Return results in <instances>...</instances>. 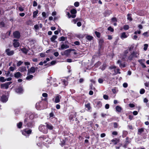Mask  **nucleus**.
<instances>
[{
	"instance_id": "nucleus-43",
	"label": "nucleus",
	"mask_w": 149,
	"mask_h": 149,
	"mask_svg": "<svg viewBox=\"0 0 149 149\" xmlns=\"http://www.w3.org/2000/svg\"><path fill=\"white\" fill-rule=\"evenodd\" d=\"M0 81L1 82H4L6 81L5 79L3 77H0Z\"/></svg>"
},
{
	"instance_id": "nucleus-35",
	"label": "nucleus",
	"mask_w": 149,
	"mask_h": 149,
	"mask_svg": "<svg viewBox=\"0 0 149 149\" xmlns=\"http://www.w3.org/2000/svg\"><path fill=\"white\" fill-rule=\"evenodd\" d=\"M119 140L116 139H112L111 141L113 142L115 144H116L118 143Z\"/></svg>"
},
{
	"instance_id": "nucleus-9",
	"label": "nucleus",
	"mask_w": 149,
	"mask_h": 149,
	"mask_svg": "<svg viewBox=\"0 0 149 149\" xmlns=\"http://www.w3.org/2000/svg\"><path fill=\"white\" fill-rule=\"evenodd\" d=\"M43 103L42 102H40L36 103V107L38 110H41L44 108L43 107Z\"/></svg>"
},
{
	"instance_id": "nucleus-33",
	"label": "nucleus",
	"mask_w": 149,
	"mask_h": 149,
	"mask_svg": "<svg viewBox=\"0 0 149 149\" xmlns=\"http://www.w3.org/2000/svg\"><path fill=\"white\" fill-rule=\"evenodd\" d=\"M33 76L32 75H29L26 77V79L28 80H31L33 78Z\"/></svg>"
},
{
	"instance_id": "nucleus-49",
	"label": "nucleus",
	"mask_w": 149,
	"mask_h": 149,
	"mask_svg": "<svg viewBox=\"0 0 149 149\" xmlns=\"http://www.w3.org/2000/svg\"><path fill=\"white\" fill-rule=\"evenodd\" d=\"M108 30L111 32H113V29L111 26L109 27L108 28Z\"/></svg>"
},
{
	"instance_id": "nucleus-24",
	"label": "nucleus",
	"mask_w": 149,
	"mask_h": 149,
	"mask_svg": "<svg viewBox=\"0 0 149 149\" xmlns=\"http://www.w3.org/2000/svg\"><path fill=\"white\" fill-rule=\"evenodd\" d=\"M135 53H132L128 57V60H131L134 57V55Z\"/></svg>"
},
{
	"instance_id": "nucleus-38",
	"label": "nucleus",
	"mask_w": 149,
	"mask_h": 149,
	"mask_svg": "<svg viewBox=\"0 0 149 149\" xmlns=\"http://www.w3.org/2000/svg\"><path fill=\"white\" fill-rule=\"evenodd\" d=\"M61 81L63 83V84L65 86L67 85L68 84V82L65 79H62Z\"/></svg>"
},
{
	"instance_id": "nucleus-2",
	"label": "nucleus",
	"mask_w": 149,
	"mask_h": 149,
	"mask_svg": "<svg viewBox=\"0 0 149 149\" xmlns=\"http://www.w3.org/2000/svg\"><path fill=\"white\" fill-rule=\"evenodd\" d=\"M32 130L29 128H25L21 131L22 134L26 137H28L31 133Z\"/></svg>"
},
{
	"instance_id": "nucleus-10",
	"label": "nucleus",
	"mask_w": 149,
	"mask_h": 149,
	"mask_svg": "<svg viewBox=\"0 0 149 149\" xmlns=\"http://www.w3.org/2000/svg\"><path fill=\"white\" fill-rule=\"evenodd\" d=\"M117 64H119V66L121 68H124L126 67L125 62H123L120 60H118L117 61Z\"/></svg>"
},
{
	"instance_id": "nucleus-14",
	"label": "nucleus",
	"mask_w": 149,
	"mask_h": 149,
	"mask_svg": "<svg viewBox=\"0 0 149 149\" xmlns=\"http://www.w3.org/2000/svg\"><path fill=\"white\" fill-rule=\"evenodd\" d=\"M14 77L17 79L21 78L22 76V74L19 72H15L14 74Z\"/></svg>"
},
{
	"instance_id": "nucleus-25",
	"label": "nucleus",
	"mask_w": 149,
	"mask_h": 149,
	"mask_svg": "<svg viewBox=\"0 0 149 149\" xmlns=\"http://www.w3.org/2000/svg\"><path fill=\"white\" fill-rule=\"evenodd\" d=\"M80 20V19L79 18H77L76 19H73L72 22L74 24H76L77 22Z\"/></svg>"
},
{
	"instance_id": "nucleus-56",
	"label": "nucleus",
	"mask_w": 149,
	"mask_h": 149,
	"mask_svg": "<svg viewBox=\"0 0 149 149\" xmlns=\"http://www.w3.org/2000/svg\"><path fill=\"white\" fill-rule=\"evenodd\" d=\"M114 71H115V72L116 73V74H117V73H119V74H120V72L119 71H120V69H117L116 70H116H114Z\"/></svg>"
},
{
	"instance_id": "nucleus-34",
	"label": "nucleus",
	"mask_w": 149,
	"mask_h": 149,
	"mask_svg": "<svg viewBox=\"0 0 149 149\" xmlns=\"http://www.w3.org/2000/svg\"><path fill=\"white\" fill-rule=\"evenodd\" d=\"M70 13L72 15H76L77 13L76 10L75 9H72L70 11Z\"/></svg>"
},
{
	"instance_id": "nucleus-62",
	"label": "nucleus",
	"mask_w": 149,
	"mask_h": 149,
	"mask_svg": "<svg viewBox=\"0 0 149 149\" xmlns=\"http://www.w3.org/2000/svg\"><path fill=\"white\" fill-rule=\"evenodd\" d=\"M108 96L107 95H103V98L105 100H107L108 99Z\"/></svg>"
},
{
	"instance_id": "nucleus-52",
	"label": "nucleus",
	"mask_w": 149,
	"mask_h": 149,
	"mask_svg": "<svg viewBox=\"0 0 149 149\" xmlns=\"http://www.w3.org/2000/svg\"><path fill=\"white\" fill-rule=\"evenodd\" d=\"M42 15L43 17H44L45 18H46V13L45 12H42Z\"/></svg>"
},
{
	"instance_id": "nucleus-36",
	"label": "nucleus",
	"mask_w": 149,
	"mask_h": 149,
	"mask_svg": "<svg viewBox=\"0 0 149 149\" xmlns=\"http://www.w3.org/2000/svg\"><path fill=\"white\" fill-rule=\"evenodd\" d=\"M57 36L55 35H53L51 38V40L52 41L54 42L55 40L57 38Z\"/></svg>"
},
{
	"instance_id": "nucleus-22",
	"label": "nucleus",
	"mask_w": 149,
	"mask_h": 149,
	"mask_svg": "<svg viewBox=\"0 0 149 149\" xmlns=\"http://www.w3.org/2000/svg\"><path fill=\"white\" fill-rule=\"evenodd\" d=\"M67 15L69 18H74L76 17V15H71L69 12L67 13Z\"/></svg>"
},
{
	"instance_id": "nucleus-61",
	"label": "nucleus",
	"mask_w": 149,
	"mask_h": 149,
	"mask_svg": "<svg viewBox=\"0 0 149 149\" xmlns=\"http://www.w3.org/2000/svg\"><path fill=\"white\" fill-rule=\"evenodd\" d=\"M128 85L127 83H125L123 84V86L124 88H127V87Z\"/></svg>"
},
{
	"instance_id": "nucleus-28",
	"label": "nucleus",
	"mask_w": 149,
	"mask_h": 149,
	"mask_svg": "<svg viewBox=\"0 0 149 149\" xmlns=\"http://www.w3.org/2000/svg\"><path fill=\"white\" fill-rule=\"evenodd\" d=\"M21 50L24 53L26 54L27 53L28 50V49L26 48H25V47H24V48H22L21 49Z\"/></svg>"
},
{
	"instance_id": "nucleus-57",
	"label": "nucleus",
	"mask_w": 149,
	"mask_h": 149,
	"mask_svg": "<svg viewBox=\"0 0 149 149\" xmlns=\"http://www.w3.org/2000/svg\"><path fill=\"white\" fill-rule=\"evenodd\" d=\"M112 92L114 93H116L117 92V90L116 88H113L112 90Z\"/></svg>"
},
{
	"instance_id": "nucleus-32",
	"label": "nucleus",
	"mask_w": 149,
	"mask_h": 149,
	"mask_svg": "<svg viewBox=\"0 0 149 149\" xmlns=\"http://www.w3.org/2000/svg\"><path fill=\"white\" fill-rule=\"evenodd\" d=\"M86 37L87 40L89 41L92 40L93 38V37L92 36L89 35L87 36Z\"/></svg>"
},
{
	"instance_id": "nucleus-48",
	"label": "nucleus",
	"mask_w": 149,
	"mask_h": 149,
	"mask_svg": "<svg viewBox=\"0 0 149 149\" xmlns=\"http://www.w3.org/2000/svg\"><path fill=\"white\" fill-rule=\"evenodd\" d=\"M133 53H135L134 56V57H137L139 55V54L137 52H134Z\"/></svg>"
},
{
	"instance_id": "nucleus-63",
	"label": "nucleus",
	"mask_w": 149,
	"mask_h": 149,
	"mask_svg": "<svg viewBox=\"0 0 149 149\" xmlns=\"http://www.w3.org/2000/svg\"><path fill=\"white\" fill-rule=\"evenodd\" d=\"M34 117V115L33 114H32L29 116V118L31 119H33V118Z\"/></svg>"
},
{
	"instance_id": "nucleus-1",
	"label": "nucleus",
	"mask_w": 149,
	"mask_h": 149,
	"mask_svg": "<svg viewBox=\"0 0 149 149\" xmlns=\"http://www.w3.org/2000/svg\"><path fill=\"white\" fill-rule=\"evenodd\" d=\"M37 140H41L44 144H50L51 142V139L46 136H42L39 137Z\"/></svg>"
},
{
	"instance_id": "nucleus-59",
	"label": "nucleus",
	"mask_w": 149,
	"mask_h": 149,
	"mask_svg": "<svg viewBox=\"0 0 149 149\" xmlns=\"http://www.w3.org/2000/svg\"><path fill=\"white\" fill-rule=\"evenodd\" d=\"M37 5V3L35 1H33V6L34 7L36 6Z\"/></svg>"
},
{
	"instance_id": "nucleus-64",
	"label": "nucleus",
	"mask_w": 149,
	"mask_h": 149,
	"mask_svg": "<svg viewBox=\"0 0 149 149\" xmlns=\"http://www.w3.org/2000/svg\"><path fill=\"white\" fill-rule=\"evenodd\" d=\"M77 26H80L81 25V22H79L77 23Z\"/></svg>"
},
{
	"instance_id": "nucleus-5",
	"label": "nucleus",
	"mask_w": 149,
	"mask_h": 149,
	"mask_svg": "<svg viewBox=\"0 0 149 149\" xmlns=\"http://www.w3.org/2000/svg\"><path fill=\"white\" fill-rule=\"evenodd\" d=\"M8 96L5 94L3 95L0 97V101L2 103H5L8 100Z\"/></svg>"
},
{
	"instance_id": "nucleus-16",
	"label": "nucleus",
	"mask_w": 149,
	"mask_h": 149,
	"mask_svg": "<svg viewBox=\"0 0 149 149\" xmlns=\"http://www.w3.org/2000/svg\"><path fill=\"white\" fill-rule=\"evenodd\" d=\"M45 124L46 125V128L47 129H48L50 130H52L53 129L54 127L51 124L47 123H46Z\"/></svg>"
},
{
	"instance_id": "nucleus-27",
	"label": "nucleus",
	"mask_w": 149,
	"mask_h": 149,
	"mask_svg": "<svg viewBox=\"0 0 149 149\" xmlns=\"http://www.w3.org/2000/svg\"><path fill=\"white\" fill-rule=\"evenodd\" d=\"M127 37V36L126 34V33L125 32H123L121 34V38L122 39H123L124 38H126Z\"/></svg>"
},
{
	"instance_id": "nucleus-20",
	"label": "nucleus",
	"mask_w": 149,
	"mask_h": 149,
	"mask_svg": "<svg viewBox=\"0 0 149 149\" xmlns=\"http://www.w3.org/2000/svg\"><path fill=\"white\" fill-rule=\"evenodd\" d=\"M13 45L14 47H19L20 46V43L17 40L14 39L13 40Z\"/></svg>"
},
{
	"instance_id": "nucleus-18",
	"label": "nucleus",
	"mask_w": 149,
	"mask_h": 149,
	"mask_svg": "<svg viewBox=\"0 0 149 149\" xmlns=\"http://www.w3.org/2000/svg\"><path fill=\"white\" fill-rule=\"evenodd\" d=\"M129 50H127L124 52L122 56L123 59H125L126 58L127 56V54L129 52Z\"/></svg>"
},
{
	"instance_id": "nucleus-15",
	"label": "nucleus",
	"mask_w": 149,
	"mask_h": 149,
	"mask_svg": "<svg viewBox=\"0 0 149 149\" xmlns=\"http://www.w3.org/2000/svg\"><path fill=\"white\" fill-rule=\"evenodd\" d=\"M35 71V68L34 67H32L30 69L28 70V75L30 73H34Z\"/></svg>"
},
{
	"instance_id": "nucleus-47",
	"label": "nucleus",
	"mask_w": 149,
	"mask_h": 149,
	"mask_svg": "<svg viewBox=\"0 0 149 149\" xmlns=\"http://www.w3.org/2000/svg\"><path fill=\"white\" fill-rule=\"evenodd\" d=\"M127 16V19L128 20H129L130 21H132V18L131 16H130V14H128Z\"/></svg>"
},
{
	"instance_id": "nucleus-13",
	"label": "nucleus",
	"mask_w": 149,
	"mask_h": 149,
	"mask_svg": "<svg viewBox=\"0 0 149 149\" xmlns=\"http://www.w3.org/2000/svg\"><path fill=\"white\" fill-rule=\"evenodd\" d=\"M6 52L8 55L11 56L13 55L14 54V51L10 50L9 49H8L6 50Z\"/></svg>"
},
{
	"instance_id": "nucleus-54",
	"label": "nucleus",
	"mask_w": 149,
	"mask_h": 149,
	"mask_svg": "<svg viewBox=\"0 0 149 149\" xmlns=\"http://www.w3.org/2000/svg\"><path fill=\"white\" fill-rule=\"evenodd\" d=\"M74 6L76 7H78L79 5V3L78 2H76L74 4Z\"/></svg>"
},
{
	"instance_id": "nucleus-42",
	"label": "nucleus",
	"mask_w": 149,
	"mask_h": 149,
	"mask_svg": "<svg viewBox=\"0 0 149 149\" xmlns=\"http://www.w3.org/2000/svg\"><path fill=\"white\" fill-rule=\"evenodd\" d=\"M9 70L11 71H13L15 69V67L11 66L9 68Z\"/></svg>"
},
{
	"instance_id": "nucleus-45",
	"label": "nucleus",
	"mask_w": 149,
	"mask_h": 149,
	"mask_svg": "<svg viewBox=\"0 0 149 149\" xmlns=\"http://www.w3.org/2000/svg\"><path fill=\"white\" fill-rule=\"evenodd\" d=\"M5 26V24L3 22H1L0 23V27H4Z\"/></svg>"
},
{
	"instance_id": "nucleus-53",
	"label": "nucleus",
	"mask_w": 149,
	"mask_h": 149,
	"mask_svg": "<svg viewBox=\"0 0 149 149\" xmlns=\"http://www.w3.org/2000/svg\"><path fill=\"white\" fill-rule=\"evenodd\" d=\"M42 96L44 97H47L48 95L46 93H43L42 94Z\"/></svg>"
},
{
	"instance_id": "nucleus-23",
	"label": "nucleus",
	"mask_w": 149,
	"mask_h": 149,
	"mask_svg": "<svg viewBox=\"0 0 149 149\" xmlns=\"http://www.w3.org/2000/svg\"><path fill=\"white\" fill-rule=\"evenodd\" d=\"M144 129L143 128H139L138 130V134L141 135V133L144 132Z\"/></svg>"
},
{
	"instance_id": "nucleus-40",
	"label": "nucleus",
	"mask_w": 149,
	"mask_h": 149,
	"mask_svg": "<svg viewBox=\"0 0 149 149\" xmlns=\"http://www.w3.org/2000/svg\"><path fill=\"white\" fill-rule=\"evenodd\" d=\"M66 39V37L62 36L60 38L59 40L60 41H64Z\"/></svg>"
},
{
	"instance_id": "nucleus-46",
	"label": "nucleus",
	"mask_w": 149,
	"mask_h": 149,
	"mask_svg": "<svg viewBox=\"0 0 149 149\" xmlns=\"http://www.w3.org/2000/svg\"><path fill=\"white\" fill-rule=\"evenodd\" d=\"M145 92V90L144 89H141L140 91V93L141 94H143Z\"/></svg>"
},
{
	"instance_id": "nucleus-26",
	"label": "nucleus",
	"mask_w": 149,
	"mask_h": 149,
	"mask_svg": "<svg viewBox=\"0 0 149 149\" xmlns=\"http://www.w3.org/2000/svg\"><path fill=\"white\" fill-rule=\"evenodd\" d=\"M85 107L87 109V110L88 111L91 110V108L90 107V104L88 103L85 105Z\"/></svg>"
},
{
	"instance_id": "nucleus-7",
	"label": "nucleus",
	"mask_w": 149,
	"mask_h": 149,
	"mask_svg": "<svg viewBox=\"0 0 149 149\" xmlns=\"http://www.w3.org/2000/svg\"><path fill=\"white\" fill-rule=\"evenodd\" d=\"M61 98V96L59 94H57L54 98L52 99V100L55 103H58L60 102Z\"/></svg>"
},
{
	"instance_id": "nucleus-51",
	"label": "nucleus",
	"mask_w": 149,
	"mask_h": 149,
	"mask_svg": "<svg viewBox=\"0 0 149 149\" xmlns=\"http://www.w3.org/2000/svg\"><path fill=\"white\" fill-rule=\"evenodd\" d=\"M129 28V26L128 25H125L124 26V29L125 30H127Z\"/></svg>"
},
{
	"instance_id": "nucleus-31",
	"label": "nucleus",
	"mask_w": 149,
	"mask_h": 149,
	"mask_svg": "<svg viewBox=\"0 0 149 149\" xmlns=\"http://www.w3.org/2000/svg\"><path fill=\"white\" fill-rule=\"evenodd\" d=\"M22 123L21 122H19L18 123H17V125L18 128L20 129L22 128Z\"/></svg>"
},
{
	"instance_id": "nucleus-39",
	"label": "nucleus",
	"mask_w": 149,
	"mask_h": 149,
	"mask_svg": "<svg viewBox=\"0 0 149 149\" xmlns=\"http://www.w3.org/2000/svg\"><path fill=\"white\" fill-rule=\"evenodd\" d=\"M95 33L97 37L98 38H100V33L97 31H95Z\"/></svg>"
},
{
	"instance_id": "nucleus-4",
	"label": "nucleus",
	"mask_w": 149,
	"mask_h": 149,
	"mask_svg": "<svg viewBox=\"0 0 149 149\" xmlns=\"http://www.w3.org/2000/svg\"><path fill=\"white\" fill-rule=\"evenodd\" d=\"M39 130L40 131L44 134H47L48 132L46 127H45L43 125H40L39 127Z\"/></svg>"
},
{
	"instance_id": "nucleus-19",
	"label": "nucleus",
	"mask_w": 149,
	"mask_h": 149,
	"mask_svg": "<svg viewBox=\"0 0 149 149\" xmlns=\"http://www.w3.org/2000/svg\"><path fill=\"white\" fill-rule=\"evenodd\" d=\"M18 70L21 72H24L26 71V68L24 66H22L19 68Z\"/></svg>"
},
{
	"instance_id": "nucleus-37",
	"label": "nucleus",
	"mask_w": 149,
	"mask_h": 149,
	"mask_svg": "<svg viewBox=\"0 0 149 149\" xmlns=\"http://www.w3.org/2000/svg\"><path fill=\"white\" fill-rule=\"evenodd\" d=\"M99 45L101 46L103 45V44L104 43V41L103 39H100L99 40Z\"/></svg>"
},
{
	"instance_id": "nucleus-6",
	"label": "nucleus",
	"mask_w": 149,
	"mask_h": 149,
	"mask_svg": "<svg viewBox=\"0 0 149 149\" xmlns=\"http://www.w3.org/2000/svg\"><path fill=\"white\" fill-rule=\"evenodd\" d=\"M56 81V79L55 78H52V77H50L47 80V83L48 86H49L52 85L53 82H55Z\"/></svg>"
},
{
	"instance_id": "nucleus-21",
	"label": "nucleus",
	"mask_w": 149,
	"mask_h": 149,
	"mask_svg": "<svg viewBox=\"0 0 149 149\" xmlns=\"http://www.w3.org/2000/svg\"><path fill=\"white\" fill-rule=\"evenodd\" d=\"M96 107L98 108H100L102 106V103L100 101H97L96 102Z\"/></svg>"
},
{
	"instance_id": "nucleus-11",
	"label": "nucleus",
	"mask_w": 149,
	"mask_h": 149,
	"mask_svg": "<svg viewBox=\"0 0 149 149\" xmlns=\"http://www.w3.org/2000/svg\"><path fill=\"white\" fill-rule=\"evenodd\" d=\"M15 91L16 93H22L23 91L22 87L21 86H20L19 87H18L16 89Z\"/></svg>"
},
{
	"instance_id": "nucleus-50",
	"label": "nucleus",
	"mask_w": 149,
	"mask_h": 149,
	"mask_svg": "<svg viewBox=\"0 0 149 149\" xmlns=\"http://www.w3.org/2000/svg\"><path fill=\"white\" fill-rule=\"evenodd\" d=\"M98 81L99 82V83L100 84H102L103 83V80L102 79L100 78L98 79Z\"/></svg>"
},
{
	"instance_id": "nucleus-44",
	"label": "nucleus",
	"mask_w": 149,
	"mask_h": 149,
	"mask_svg": "<svg viewBox=\"0 0 149 149\" xmlns=\"http://www.w3.org/2000/svg\"><path fill=\"white\" fill-rule=\"evenodd\" d=\"M61 143H60V145L61 146H63L65 143V141L64 140H62V141H61Z\"/></svg>"
},
{
	"instance_id": "nucleus-30",
	"label": "nucleus",
	"mask_w": 149,
	"mask_h": 149,
	"mask_svg": "<svg viewBox=\"0 0 149 149\" xmlns=\"http://www.w3.org/2000/svg\"><path fill=\"white\" fill-rule=\"evenodd\" d=\"M38 12V10H36V11H34L33 13V18L36 17L37 16Z\"/></svg>"
},
{
	"instance_id": "nucleus-58",
	"label": "nucleus",
	"mask_w": 149,
	"mask_h": 149,
	"mask_svg": "<svg viewBox=\"0 0 149 149\" xmlns=\"http://www.w3.org/2000/svg\"><path fill=\"white\" fill-rule=\"evenodd\" d=\"M111 20L113 22H116L117 21V20L116 18L115 17L112 18L111 19Z\"/></svg>"
},
{
	"instance_id": "nucleus-60",
	"label": "nucleus",
	"mask_w": 149,
	"mask_h": 149,
	"mask_svg": "<svg viewBox=\"0 0 149 149\" xmlns=\"http://www.w3.org/2000/svg\"><path fill=\"white\" fill-rule=\"evenodd\" d=\"M54 114L53 112H52L49 114V116L50 118L54 117Z\"/></svg>"
},
{
	"instance_id": "nucleus-17",
	"label": "nucleus",
	"mask_w": 149,
	"mask_h": 149,
	"mask_svg": "<svg viewBox=\"0 0 149 149\" xmlns=\"http://www.w3.org/2000/svg\"><path fill=\"white\" fill-rule=\"evenodd\" d=\"M14 37L17 38H19L20 37V34L19 32L15 31L13 33Z\"/></svg>"
},
{
	"instance_id": "nucleus-29",
	"label": "nucleus",
	"mask_w": 149,
	"mask_h": 149,
	"mask_svg": "<svg viewBox=\"0 0 149 149\" xmlns=\"http://www.w3.org/2000/svg\"><path fill=\"white\" fill-rule=\"evenodd\" d=\"M116 108V111L118 112H120L122 110L121 108L119 106H117Z\"/></svg>"
},
{
	"instance_id": "nucleus-12",
	"label": "nucleus",
	"mask_w": 149,
	"mask_h": 149,
	"mask_svg": "<svg viewBox=\"0 0 149 149\" xmlns=\"http://www.w3.org/2000/svg\"><path fill=\"white\" fill-rule=\"evenodd\" d=\"M71 51V50L70 49L66 50H65L64 52H62L61 53V54L62 55L68 56L70 54Z\"/></svg>"
},
{
	"instance_id": "nucleus-55",
	"label": "nucleus",
	"mask_w": 149,
	"mask_h": 149,
	"mask_svg": "<svg viewBox=\"0 0 149 149\" xmlns=\"http://www.w3.org/2000/svg\"><path fill=\"white\" fill-rule=\"evenodd\" d=\"M38 139V138H37V140H36L37 142V145H38V146H40V141L42 142L41 140H40V141L38 140L37 139Z\"/></svg>"
},
{
	"instance_id": "nucleus-41",
	"label": "nucleus",
	"mask_w": 149,
	"mask_h": 149,
	"mask_svg": "<svg viewBox=\"0 0 149 149\" xmlns=\"http://www.w3.org/2000/svg\"><path fill=\"white\" fill-rule=\"evenodd\" d=\"M23 63V62L21 61H19L17 64V66H20Z\"/></svg>"
},
{
	"instance_id": "nucleus-3",
	"label": "nucleus",
	"mask_w": 149,
	"mask_h": 149,
	"mask_svg": "<svg viewBox=\"0 0 149 149\" xmlns=\"http://www.w3.org/2000/svg\"><path fill=\"white\" fill-rule=\"evenodd\" d=\"M24 123L26 127H32L33 126L32 121H29L28 118H26L25 119Z\"/></svg>"
},
{
	"instance_id": "nucleus-8",
	"label": "nucleus",
	"mask_w": 149,
	"mask_h": 149,
	"mask_svg": "<svg viewBox=\"0 0 149 149\" xmlns=\"http://www.w3.org/2000/svg\"><path fill=\"white\" fill-rule=\"evenodd\" d=\"M12 83L11 81L7 82L5 83L1 84V88L3 89H7L9 88V86Z\"/></svg>"
}]
</instances>
